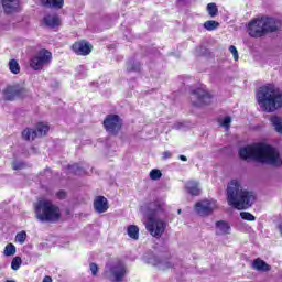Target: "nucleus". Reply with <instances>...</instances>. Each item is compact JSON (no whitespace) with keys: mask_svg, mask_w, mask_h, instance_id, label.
I'll return each instance as SVG.
<instances>
[{"mask_svg":"<svg viewBox=\"0 0 282 282\" xmlns=\"http://www.w3.org/2000/svg\"><path fill=\"white\" fill-rule=\"evenodd\" d=\"M13 171H21V169H25V163L21 161H15L12 163Z\"/></svg>","mask_w":282,"mask_h":282,"instance_id":"34","label":"nucleus"},{"mask_svg":"<svg viewBox=\"0 0 282 282\" xmlns=\"http://www.w3.org/2000/svg\"><path fill=\"white\" fill-rule=\"evenodd\" d=\"M90 272H91L93 276H96V274H98V264L90 263Z\"/></svg>","mask_w":282,"mask_h":282,"instance_id":"37","label":"nucleus"},{"mask_svg":"<svg viewBox=\"0 0 282 282\" xmlns=\"http://www.w3.org/2000/svg\"><path fill=\"white\" fill-rule=\"evenodd\" d=\"M128 69H129L130 72H137L138 68H137V67H132V68H129V67H128Z\"/></svg>","mask_w":282,"mask_h":282,"instance_id":"42","label":"nucleus"},{"mask_svg":"<svg viewBox=\"0 0 282 282\" xmlns=\"http://www.w3.org/2000/svg\"><path fill=\"white\" fill-rule=\"evenodd\" d=\"M239 155L241 160H253L260 162V164H267L273 166V169H281L282 158L276 148L265 143H254L240 148Z\"/></svg>","mask_w":282,"mask_h":282,"instance_id":"1","label":"nucleus"},{"mask_svg":"<svg viewBox=\"0 0 282 282\" xmlns=\"http://www.w3.org/2000/svg\"><path fill=\"white\" fill-rule=\"evenodd\" d=\"M94 208L96 213H107L109 210V200H107L105 196H97L94 200Z\"/></svg>","mask_w":282,"mask_h":282,"instance_id":"17","label":"nucleus"},{"mask_svg":"<svg viewBox=\"0 0 282 282\" xmlns=\"http://www.w3.org/2000/svg\"><path fill=\"white\" fill-rule=\"evenodd\" d=\"M270 122L276 133H280L282 135V118L279 116H272Z\"/></svg>","mask_w":282,"mask_h":282,"instance_id":"23","label":"nucleus"},{"mask_svg":"<svg viewBox=\"0 0 282 282\" xmlns=\"http://www.w3.org/2000/svg\"><path fill=\"white\" fill-rule=\"evenodd\" d=\"M56 196L58 197V199H65V197H67V194L65 193V191H59L57 192Z\"/></svg>","mask_w":282,"mask_h":282,"instance_id":"38","label":"nucleus"},{"mask_svg":"<svg viewBox=\"0 0 282 282\" xmlns=\"http://www.w3.org/2000/svg\"><path fill=\"white\" fill-rule=\"evenodd\" d=\"M216 235H230V225L224 220L217 221Z\"/></svg>","mask_w":282,"mask_h":282,"instance_id":"22","label":"nucleus"},{"mask_svg":"<svg viewBox=\"0 0 282 282\" xmlns=\"http://www.w3.org/2000/svg\"><path fill=\"white\" fill-rule=\"evenodd\" d=\"M9 69L12 74H19V72H21V66H19V62L11 59L9 62Z\"/></svg>","mask_w":282,"mask_h":282,"instance_id":"27","label":"nucleus"},{"mask_svg":"<svg viewBox=\"0 0 282 282\" xmlns=\"http://www.w3.org/2000/svg\"><path fill=\"white\" fill-rule=\"evenodd\" d=\"M152 213L153 215L149 217L145 228L152 237L160 239L164 235V230H166V221L158 216L160 215V206L152 209Z\"/></svg>","mask_w":282,"mask_h":282,"instance_id":"7","label":"nucleus"},{"mask_svg":"<svg viewBox=\"0 0 282 282\" xmlns=\"http://www.w3.org/2000/svg\"><path fill=\"white\" fill-rule=\"evenodd\" d=\"M128 236L130 239H134V241H138L140 238V228L135 225H130L127 229Z\"/></svg>","mask_w":282,"mask_h":282,"instance_id":"24","label":"nucleus"},{"mask_svg":"<svg viewBox=\"0 0 282 282\" xmlns=\"http://www.w3.org/2000/svg\"><path fill=\"white\" fill-rule=\"evenodd\" d=\"M162 177V172L160 170H152L150 172V180H160Z\"/></svg>","mask_w":282,"mask_h":282,"instance_id":"32","label":"nucleus"},{"mask_svg":"<svg viewBox=\"0 0 282 282\" xmlns=\"http://www.w3.org/2000/svg\"><path fill=\"white\" fill-rule=\"evenodd\" d=\"M178 213H182V209H178Z\"/></svg>","mask_w":282,"mask_h":282,"instance_id":"44","label":"nucleus"},{"mask_svg":"<svg viewBox=\"0 0 282 282\" xmlns=\"http://www.w3.org/2000/svg\"><path fill=\"white\" fill-rule=\"evenodd\" d=\"M173 153L171 151L163 152V160H169V158H172Z\"/></svg>","mask_w":282,"mask_h":282,"instance_id":"39","label":"nucleus"},{"mask_svg":"<svg viewBox=\"0 0 282 282\" xmlns=\"http://www.w3.org/2000/svg\"><path fill=\"white\" fill-rule=\"evenodd\" d=\"M229 52L232 54L235 61H239V52L235 45L229 46Z\"/></svg>","mask_w":282,"mask_h":282,"instance_id":"35","label":"nucleus"},{"mask_svg":"<svg viewBox=\"0 0 282 282\" xmlns=\"http://www.w3.org/2000/svg\"><path fill=\"white\" fill-rule=\"evenodd\" d=\"M127 274V264L120 260L107 263L104 272V276L110 282H122Z\"/></svg>","mask_w":282,"mask_h":282,"instance_id":"6","label":"nucleus"},{"mask_svg":"<svg viewBox=\"0 0 282 282\" xmlns=\"http://www.w3.org/2000/svg\"><path fill=\"white\" fill-rule=\"evenodd\" d=\"M240 217L245 219V221H254L257 219V217L249 212H241Z\"/></svg>","mask_w":282,"mask_h":282,"instance_id":"29","label":"nucleus"},{"mask_svg":"<svg viewBox=\"0 0 282 282\" xmlns=\"http://www.w3.org/2000/svg\"><path fill=\"white\" fill-rule=\"evenodd\" d=\"M50 131V126L46 123L40 122L36 124L35 129L26 128L22 132L23 140L32 141L35 138H43V135H47Z\"/></svg>","mask_w":282,"mask_h":282,"instance_id":"9","label":"nucleus"},{"mask_svg":"<svg viewBox=\"0 0 282 282\" xmlns=\"http://www.w3.org/2000/svg\"><path fill=\"white\" fill-rule=\"evenodd\" d=\"M230 122H232V119L230 117H225L223 121H220V126L224 127V129H230Z\"/></svg>","mask_w":282,"mask_h":282,"instance_id":"33","label":"nucleus"},{"mask_svg":"<svg viewBox=\"0 0 282 282\" xmlns=\"http://www.w3.org/2000/svg\"><path fill=\"white\" fill-rule=\"evenodd\" d=\"M178 158L182 160V162H186L188 160L185 155H180Z\"/></svg>","mask_w":282,"mask_h":282,"instance_id":"41","label":"nucleus"},{"mask_svg":"<svg viewBox=\"0 0 282 282\" xmlns=\"http://www.w3.org/2000/svg\"><path fill=\"white\" fill-rule=\"evenodd\" d=\"M185 189L189 195H193L195 197L202 194V188L199 187V182L197 181H188L185 184Z\"/></svg>","mask_w":282,"mask_h":282,"instance_id":"18","label":"nucleus"},{"mask_svg":"<svg viewBox=\"0 0 282 282\" xmlns=\"http://www.w3.org/2000/svg\"><path fill=\"white\" fill-rule=\"evenodd\" d=\"M207 12L209 17H217L219 14V9H217V4L215 2L207 4Z\"/></svg>","mask_w":282,"mask_h":282,"instance_id":"26","label":"nucleus"},{"mask_svg":"<svg viewBox=\"0 0 282 282\" xmlns=\"http://www.w3.org/2000/svg\"><path fill=\"white\" fill-rule=\"evenodd\" d=\"M104 127L108 133H118L122 129V121L118 115H110L104 120Z\"/></svg>","mask_w":282,"mask_h":282,"instance_id":"14","label":"nucleus"},{"mask_svg":"<svg viewBox=\"0 0 282 282\" xmlns=\"http://www.w3.org/2000/svg\"><path fill=\"white\" fill-rule=\"evenodd\" d=\"M25 239H28V234L25 231H21L15 236V241L18 243H21V245L25 243Z\"/></svg>","mask_w":282,"mask_h":282,"instance_id":"30","label":"nucleus"},{"mask_svg":"<svg viewBox=\"0 0 282 282\" xmlns=\"http://www.w3.org/2000/svg\"><path fill=\"white\" fill-rule=\"evenodd\" d=\"M52 52L47 48H42L37 51L30 59V67L34 72H40L44 67H50L52 65Z\"/></svg>","mask_w":282,"mask_h":282,"instance_id":"8","label":"nucleus"},{"mask_svg":"<svg viewBox=\"0 0 282 282\" xmlns=\"http://www.w3.org/2000/svg\"><path fill=\"white\" fill-rule=\"evenodd\" d=\"M252 269L257 270V272H270L272 270V267H270V264H267V262L261 260L260 258H257L252 262Z\"/></svg>","mask_w":282,"mask_h":282,"instance_id":"19","label":"nucleus"},{"mask_svg":"<svg viewBox=\"0 0 282 282\" xmlns=\"http://www.w3.org/2000/svg\"><path fill=\"white\" fill-rule=\"evenodd\" d=\"M217 210V200L215 199H203L195 204V212L200 217H208Z\"/></svg>","mask_w":282,"mask_h":282,"instance_id":"11","label":"nucleus"},{"mask_svg":"<svg viewBox=\"0 0 282 282\" xmlns=\"http://www.w3.org/2000/svg\"><path fill=\"white\" fill-rule=\"evenodd\" d=\"M44 8H53L54 10H61L65 4V0H40Z\"/></svg>","mask_w":282,"mask_h":282,"instance_id":"21","label":"nucleus"},{"mask_svg":"<svg viewBox=\"0 0 282 282\" xmlns=\"http://www.w3.org/2000/svg\"><path fill=\"white\" fill-rule=\"evenodd\" d=\"M256 98L260 109L265 113H274L276 109H282V91L272 84L260 87Z\"/></svg>","mask_w":282,"mask_h":282,"instance_id":"3","label":"nucleus"},{"mask_svg":"<svg viewBox=\"0 0 282 282\" xmlns=\"http://www.w3.org/2000/svg\"><path fill=\"white\" fill-rule=\"evenodd\" d=\"M69 169L72 171H74L76 175H83L85 173V171H83V169L78 167V164L69 166Z\"/></svg>","mask_w":282,"mask_h":282,"instance_id":"36","label":"nucleus"},{"mask_svg":"<svg viewBox=\"0 0 282 282\" xmlns=\"http://www.w3.org/2000/svg\"><path fill=\"white\" fill-rule=\"evenodd\" d=\"M4 282H17V281H14V280H7V281H4Z\"/></svg>","mask_w":282,"mask_h":282,"instance_id":"43","label":"nucleus"},{"mask_svg":"<svg viewBox=\"0 0 282 282\" xmlns=\"http://www.w3.org/2000/svg\"><path fill=\"white\" fill-rule=\"evenodd\" d=\"M35 215L40 221L55 223L61 219V209L50 200H40L35 205Z\"/></svg>","mask_w":282,"mask_h":282,"instance_id":"5","label":"nucleus"},{"mask_svg":"<svg viewBox=\"0 0 282 282\" xmlns=\"http://www.w3.org/2000/svg\"><path fill=\"white\" fill-rule=\"evenodd\" d=\"M43 22L46 28H58L61 25V19L56 14L45 15Z\"/></svg>","mask_w":282,"mask_h":282,"instance_id":"20","label":"nucleus"},{"mask_svg":"<svg viewBox=\"0 0 282 282\" xmlns=\"http://www.w3.org/2000/svg\"><path fill=\"white\" fill-rule=\"evenodd\" d=\"M73 52L78 56H87L91 54V44L85 41L76 42L73 44Z\"/></svg>","mask_w":282,"mask_h":282,"instance_id":"16","label":"nucleus"},{"mask_svg":"<svg viewBox=\"0 0 282 282\" xmlns=\"http://www.w3.org/2000/svg\"><path fill=\"white\" fill-rule=\"evenodd\" d=\"M21 263H22L21 257H15L11 262V268L13 270H19V268H21Z\"/></svg>","mask_w":282,"mask_h":282,"instance_id":"31","label":"nucleus"},{"mask_svg":"<svg viewBox=\"0 0 282 282\" xmlns=\"http://www.w3.org/2000/svg\"><path fill=\"white\" fill-rule=\"evenodd\" d=\"M4 256L6 257H13V254H17V247H14V245L12 243H8L6 247H4Z\"/></svg>","mask_w":282,"mask_h":282,"instance_id":"28","label":"nucleus"},{"mask_svg":"<svg viewBox=\"0 0 282 282\" xmlns=\"http://www.w3.org/2000/svg\"><path fill=\"white\" fill-rule=\"evenodd\" d=\"M212 96L206 88H197L192 90L191 101L194 107H204V105H210Z\"/></svg>","mask_w":282,"mask_h":282,"instance_id":"10","label":"nucleus"},{"mask_svg":"<svg viewBox=\"0 0 282 282\" xmlns=\"http://www.w3.org/2000/svg\"><path fill=\"white\" fill-rule=\"evenodd\" d=\"M254 193L243 189L241 182L231 180L227 185V204L237 210H248L254 204Z\"/></svg>","mask_w":282,"mask_h":282,"instance_id":"2","label":"nucleus"},{"mask_svg":"<svg viewBox=\"0 0 282 282\" xmlns=\"http://www.w3.org/2000/svg\"><path fill=\"white\" fill-rule=\"evenodd\" d=\"M203 28H205V30H207L208 32H213L217 30V28H219V22L215 20H208L204 22Z\"/></svg>","mask_w":282,"mask_h":282,"instance_id":"25","label":"nucleus"},{"mask_svg":"<svg viewBox=\"0 0 282 282\" xmlns=\"http://www.w3.org/2000/svg\"><path fill=\"white\" fill-rule=\"evenodd\" d=\"M42 282H52V276L45 275Z\"/></svg>","mask_w":282,"mask_h":282,"instance_id":"40","label":"nucleus"},{"mask_svg":"<svg viewBox=\"0 0 282 282\" xmlns=\"http://www.w3.org/2000/svg\"><path fill=\"white\" fill-rule=\"evenodd\" d=\"M28 96V89L19 86V85H9L3 90V98L4 100H17V98H24Z\"/></svg>","mask_w":282,"mask_h":282,"instance_id":"12","label":"nucleus"},{"mask_svg":"<svg viewBox=\"0 0 282 282\" xmlns=\"http://www.w3.org/2000/svg\"><path fill=\"white\" fill-rule=\"evenodd\" d=\"M281 28V22L274 18H258L249 22L247 32L253 39H261L268 32H276Z\"/></svg>","mask_w":282,"mask_h":282,"instance_id":"4","label":"nucleus"},{"mask_svg":"<svg viewBox=\"0 0 282 282\" xmlns=\"http://www.w3.org/2000/svg\"><path fill=\"white\" fill-rule=\"evenodd\" d=\"M6 14H14L21 11V0H1Z\"/></svg>","mask_w":282,"mask_h":282,"instance_id":"15","label":"nucleus"},{"mask_svg":"<svg viewBox=\"0 0 282 282\" xmlns=\"http://www.w3.org/2000/svg\"><path fill=\"white\" fill-rule=\"evenodd\" d=\"M148 263L156 268V270H162L163 272L166 270H171V268H175L172 259L158 256H152L151 258H149Z\"/></svg>","mask_w":282,"mask_h":282,"instance_id":"13","label":"nucleus"}]
</instances>
